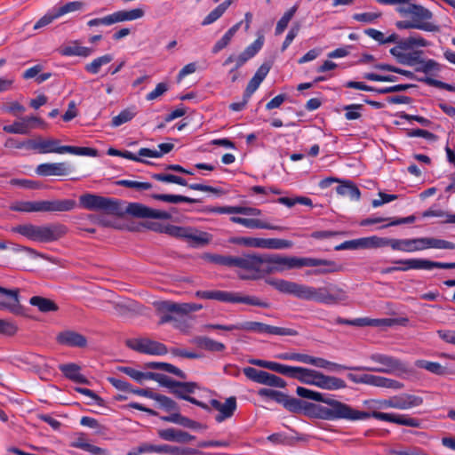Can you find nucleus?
<instances>
[{
  "label": "nucleus",
  "instance_id": "obj_1",
  "mask_svg": "<svg viewBox=\"0 0 455 455\" xmlns=\"http://www.w3.org/2000/svg\"><path fill=\"white\" fill-rule=\"evenodd\" d=\"M320 402L327 404V406L299 399V403L296 405L293 413H304L308 417L324 420L344 419L347 421H356L374 418L382 421L411 427L419 428L422 425L421 419L411 418L404 414L387 413L377 411H373L371 412L363 411L353 408L347 403L332 398Z\"/></svg>",
  "mask_w": 455,
  "mask_h": 455
},
{
  "label": "nucleus",
  "instance_id": "obj_2",
  "mask_svg": "<svg viewBox=\"0 0 455 455\" xmlns=\"http://www.w3.org/2000/svg\"><path fill=\"white\" fill-rule=\"evenodd\" d=\"M305 257L284 256L276 253L247 254L229 257V267L244 271L238 273L241 279H259L266 275L304 267Z\"/></svg>",
  "mask_w": 455,
  "mask_h": 455
},
{
  "label": "nucleus",
  "instance_id": "obj_3",
  "mask_svg": "<svg viewBox=\"0 0 455 455\" xmlns=\"http://www.w3.org/2000/svg\"><path fill=\"white\" fill-rule=\"evenodd\" d=\"M267 283L281 293L325 305H337L348 298L347 291L334 283L314 287L284 279L273 278L267 279Z\"/></svg>",
  "mask_w": 455,
  "mask_h": 455
},
{
  "label": "nucleus",
  "instance_id": "obj_4",
  "mask_svg": "<svg viewBox=\"0 0 455 455\" xmlns=\"http://www.w3.org/2000/svg\"><path fill=\"white\" fill-rule=\"evenodd\" d=\"M131 392L140 396L153 399L156 402H157L158 407L169 413V415L160 417V419L163 421L172 422L190 429L206 428L204 425L181 415L180 412V406L178 405V403L174 400L166 395L155 393L149 388H132Z\"/></svg>",
  "mask_w": 455,
  "mask_h": 455
},
{
  "label": "nucleus",
  "instance_id": "obj_5",
  "mask_svg": "<svg viewBox=\"0 0 455 455\" xmlns=\"http://www.w3.org/2000/svg\"><path fill=\"white\" fill-rule=\"evenodd\" d=\"M12 231L31 241L46 243L64 237L68 234V228L66 225L58 222L42 226L28 223L13 227Z\"/></svg>",
  "mask_w": 455,
  "mask_h": 455
},
{
  "label": "nucleus",
  "instance_id": "obj_6",
  "mask_svg": "<svg viewBox=\"0 0 455 455\" xmlns=\"http://www.w3.org/2000/svg\"><path fill=\"white\" fill-rule=\"evenodd\" d=\"M79 204L82 208L88 211L103 212L117 216L124 214L121 201L96 194L86 193L80 196Z\"/></svg>",
  "mask_w": 455,
  "mask_h": 455
},
{
  "label": "nucleus",
  "instance_id": "obj_7",
  "mask_svg": "<svg viewBox=\"0 0 455 455\" xmlns=\"http://www.w3.org/2000/svg\"><path fill=\"white\" fill-rule=\"evenodd\" d=\"M235 330L279 336H297L299 334V332L294 329L272 326L263 323L251 321H246L236 324H229V332Z\"/></svg>",
  "mask_w": 455,
  "mask_h": 455
},
{
  "label": "nucleus",
  "instance_id": "obj_8",
  "mask_svg": "<svg viewBox=\"0 0 455 455\" xmlns=\"http://www.w3.org/2000/svg\"><path fill=\"white\" fill-rule=\"evenodd\" d=\"M156 307L163 314L160 319L161 324L173 320V316L171 314L184 315L202 308V305L196 303H175L168 300L156 302Z\"/></svg>",
  "mask_w": 455,
  "mask_h": 455
},
{
  "label": "nucleus",
  "instance_id": "obj_9",
  "mask_svg": "<svg viewBox=\"0 0 455 455\" xmlns=\"http://www.w3.org/2000/svg\"><path fill=\"white\" fill-rule=\"evenodd\" d=\"M377 3L385 5H399L396 11L402 16L412 15L423 20H431L433 13L423 5L412 3V0H375Z\"/></svg>",
  "mask_w": 455,
  "mask_h": 455
},
{
  "label": "nucleus",
  "instance_id": "obj_10",
  "mask_svg": "<svg viewBox=\"0 0 455 455\" xmlns=\"http://www.w3.org/2000/svg\"><path fill=\"white\" fill-rule=\"evenodd\" d=\"M371 360L381 364V367H363L362 371H370L382 373H394L395 371H407V365L401 360L384 354H372Z\"/></svg>",
  "mask_w": 455,
  "mask_h": 455
},
{
  "label": "nucleus",
  "instance_id": "obj_11",
  "mask_svg": "<svg viewBox=\"0 0 455 455\" xmlns=\"http://www.w3.org/2000/svg\"><path fill=\"white\" fill-rule=\"evenodd\" d=\"M234 243L244 244L255 248H265L273 250H283L292 247L293 243L290 240L279 238H253L241 237L229 240Z\"/></svg>",
  "mask_w": 455,
  "mask_h": 455
},
{
  "label": "nucleus",
  "instance_id": "obj_12",
  "mask_svg": "<svg viewBox=\"0 0 455 455\" xmlns=\"http://www.w3.org/2000/svg\"><path fill=\"white\" fill-rule=\"evenodd\" d=\"M0 310L14 315H25V308L20 304V289H7L0 286Z\"/></svg>",
  "mask_w": 455,
  "mask_h": 455
},
{
  "label": "nucleus",
  "instance_id": "obj_13",
  "mask_svg": "<svg viewBox=\"0 0 455 455\" xmlns=\"http://www.w3.org/2000/svg\"><path fill=\"white\" fill-rule=\"evenodd\" d=\"M394 264L398 266L399 271H407L409 269H427L430 270L433 268L442 269H454L455 262L446 263L432 261L425 259H396L393 261Z\"/></svg>",
  "mask_w": 455,
  "mask_h": 455
},
{
  "label": "nucleus",
  "instance_id": "obj_14",
  "mask_svg": "<svg viewBox=\"0 0 455 455\" xmlns=\"http://www.w3.org/2000/svg\"><path fill=\"white\" fill-rule=\"evenodd\" d=\"M347 378L354 383H363L378 387H384L395 390L402 389L404 387V385L402 382H399L395 379L371 374H363L358 376L353 373H348Z\"/></svg>",
  "mask_w": 455,
  "mask_h": 455
},
{
  "label": "nucleus",
  "instance_id": "obj_15",
  "mask_svg": "<svg viewBox=\"0 0 455 455\" xmlns=\"http://www.w3.org/2000/svg\"><path fill=\"white\" fill-rule=\"evenodd\" d=\"M124 213H128L136 218L155 219L167 220L172 218L171 213L165 211L155 210L140 203H129Z\"/></svg>",
  "mask_w": 455,
  "mask_h": 455
},
{
  "label": "nucleus",
  "instance_id": "obj_16",
  "mask_svg": "<svg viewBox=\"0 0 455 455\" xmlns=\"http://www.w3.org/2000/svg\"><path fill=\"white\" fill-rule=\"evenodd\" d=\"M304 267H318L315 269L307 271V275H327L339 272L343 267L334 260L305 257Z\"/></svg>",
  "mask_w": 455,
  "mask_h": 455
},
{
  "label": "nucleus",
  "instance_id": "obj_17",
  "mask_svg": "<svg viewBox=\"0 0 455 455\" xmlns=\"http://www.w3.org/2000/svg\"><path fill=\"white\" fill-rule=\"evenodd\" d=\"M196 388H198V384L196 382L176 381L175 387H172L171 393L178 398L186 400L204 410L210 411L208 404L189 395L190 394H193Z\"/></svg>",
  "mask_w": 455,
  "mask_h": 455
},
{
  "label": "nucleus",
  "instance_id": "obj_18",
  "mask_svg": "<svg viewBox=\"0 0 455 455\" xmlns=\"http://www.w3.org/2000/svg\"><path fill=\"white\" fill-rule=\"evenodd\" d=\"M154 180L165 182V183H175L180 186L188 187L190 189L204 191V192H212V193H220V190L204 184L193 183L188 184L187 180L180 176L171 174V173H154L151 176Z\"/></svg>",
  "mask_w": 455,
  "mask_h": 455
},
{
  "label": "nucleus",
  "instance_id": "obj_19",
  "mask_svg": "<svg viewBox=\"0 0 455 455\" xmlns=\"http://www.w3.org/2000/svg\"><path fill=\"white\" fill-rule=\"evenodd\" d=\"M384 247V237L376 235L369 237H362L358 239L345 241L344 243L335 247L336 251L341 250H357L368 248H381Z\"/></svg>",
  "mask_w": 455,
  "mask_h": 455
},
{
  "label": "nucleus",
  "instance_id": "obj_20",
  "mask_svg": "<svg viewBox=\"0 0 455 455\" xmlns=\"http://www.w3.org/2000/svg\"><path fill=\"white\" fill-rule=\"evenodd\" d=\"M413 249L421 251L428 248L442 250H455V243L447 240L435 237L412 238Z\"/></svg>",
  "mask_w": 455,
  "mask_h": 455
},
{
  "label": "nucleus",
  "instance_id": "obj_21",
  "mask_svg": "<svg viewBox=\"0 0 455 455\" xmlns=\"http://www.w3.org/2000/svg\"><path fill=\"white\" fill-rule=\"evenodd\" d=\"M413 17L412 20H399L396 21L395 27L398 29H419L428 32H439V26L429 22V20H423L418 17Z\"/></svg>",
  "mask_w": 455,
  "mask_h": 455
},
{
  "label": "nucleus",
  "instance_id": "obj_22",
  "mask_svg": "<svg viewBox=\"0 0 455 455\" xmlns=\"http://www.w3.org/2000/svg\"><path fill=\"white\" fill-rule=\"evenodd\" d=\"M56 340L59 344L74 347H84L87 345L86 338L74 331H64L60 332Z\"/></svg>",
  "mask_w": 455,
  "mask_h": 455
},
{
  "label": "nucleus",
  "instance_id": "obj_23",
  "mask_svg": "<svg viewBox=\"0 0 455 455\" xmlns=\"http://www.w3.org/2000/svg\"><path fill=\"white\" fill-rule=\"evenodd\" d=\"M263 42V36L258 37L252 44L247 46L246 49L237 57H235L233 55L229 56V63L235 62V68L241 67L261 49Z\"/></svg>",
  "mask_w": 455,
  "mask_h": 455
},
{
  "label": "nucleus",
  "instance_id": "obj_24",
  "mask_svg": "<svg viewBox=\"0 0 455 455\" xmlns=\"http://www.w3.org/2000/svg\"><path fill=\"white\" fill-rule=\"evenodd\" d=\"M59 369L67 379L73 382L85 385L90 384V381L80 373L81 367L75 363L60 364Z\"/></svg>",
  "mask_w": 455,
  "mask_h": 455
},
{
  "label": "nucleus",
  "instance_id": "obj_25",
  "mask_svg": "<svg viewBox=\"0 0 455 455\" xmlns=\"http://www.w3.org/2000/svg\"><path fill=\"white\" fill-rule=\"evenodd\" d=\"M271 66L268 63H263L256 71L252 78L247 84L244 91L245 98H251L253 92L259 88L262 81L268 74Z\"/></svg>",
  "mask_w": 455,
  "mask_h": 455
},
{
  "label": "nucleus",
  "instance_id": "obj_26",
  "mask_svg": "<svg viewBox=\"0 0 455 455\" xmlns=\"http://www.w3.org/2000/svg\"><path fill=\"white\" fill-rule=\"evenodd\" d=\"M69 169L65 163L41 164L36 167V173L40 176H63L68 174Z\"/></svg>",
  "mask_w": 455,
  "mask_h": 455
},
{
  "label": "nucleus",
  "instance_id": "obj_27",
  "mask_svg": "<svg viewBox=\"0 0 455 455\" xmlns=\"http://www.w3.org/2000/svg\"><path fill=\"white\" fill-rule=\"evenodd\" d=\"M229 220L243 225L248 228H262L269 230H285L286 228L281 226H273L261 220L258 219H245L241 217H231Z\"/></svg>",
  "mask_w": 455,
  "mask_h": 455
},
{
  "label": "nucleus",
  "instance_id": "obj_28",
  "mask_svg": "<svg viewBox=\"0 0 455 455\" xmlns=\"http://www.w3.org/2000/svg\"><path fill=\"white\" fill-rule=\"evenodd\" d=\"M318 387L330 391L343 389L347 387V384L344 379L335 377L324 375L321 372V378L318 384Z\"/></svg>",
  "mask_w": 455,
  "mask_h": 455
},
{
  "label": "nucleus",
  "instance_id": "obj_29",
  "mask_svg": "<svg viewBox=\"0 0 455 455\" xmlns=\"http://www.w3.org/2000/svg\"><path fill=\"white\" fill-rule=\"evenodd\" d=\"M423 403V398L418 395L403 394L396 395V409L409 410L420 406Z\"/></svg>",
  "mask_w": 455,
  "mask_h": 455
},
{
  "label": "nucleus",
  "instance_id": "obj_30",
  "mask_svg": "<svg viewBox=\"0 0 455 455\" xmlns=\"http://www.w3.org/2000/svg\"><path fill=\"white\" fill-rule=\"evenodd\" d=\"M321 372L315 370L300 367L297 380L306 385H312L318 387Z\"/></svg>",
  "mask_w": 455,
  "mask_h": 455
},
{
  "label": "nucleus",
  "instance_id": "obj_31",
  "mask_svg": "<svg viewBox=\"0 0 455 455\" xmlns=\"http://www.w3.org/2000/svg\"><path fill=\"white\" fill-rule=\"evenodd\" d=\"M76 206L71 199L44 201V212H69Z\"/></svg>",
  "mask_w": 455,
  "mask_h": 455
},
{
  "label": "nucleus",
  "instance_id": "obj_32",
  "mask_svg": "<svg viewBox=\"0 0 455 455\" xmlns=\"http://www.w3.org/2000/svg\"><path fill=\"white\" fill-rule=\"evenodd\" d=\"M30 305L36 307L42 313L56 312L58 305L52 299L41 296H33L29 299Z\"/></svg>",
  "mask_w": 455,
  "mask_h": 455
},
{
  "label": "nucleus",
  "instance_id": "obj_33",
  "mask_svg": "<svg viewBox=\"0 0 455 455\" xmlns=\"http://www.w3.org/2000/svg\"><path fill=\"white\" fill-rule=\"evenodd\" d=\"M193 344H195L197 347L205 349L212 352L223 351L225 349V345L223 343L215 341L208 337L198 336L193 339Z\"/></svg>",
  "mask_w": 455,
  "mask_h": 455
},
{
  "label": "nucleus",
  "instance_id": "obj_34",
  "mask_svg": "<svg viewBox=\"0 0 455 455\" xmlns=\"http://www.w3.org/2000/svg\"><path fill=\"white\" fill-rule=\"evenodd\" d=\"M229 303H243L251 306H257L263 308H267L269 304L265 301H261L255 296L242 295L240 293L229 292Z\"/></svg>",
  "mask_w": 455,
  "mask_h": 455
},
{
  "label": "nucleus",
  "instance_id": "obj_35",
  "mask_svg": "<svg viewBox=\"0 0 455 455\" xmlns=\"http://www.w3.org/2000/svg\"><path fill=\"white\" fill-rule=\"evenodd\" d=\"M145 12L141 8H136L130 11H118L112 13L113 24L125 20H134L144 16Z\"/></svg>",
  "mask_w": 455,
  "mask_h": 455
},
{
  "label": "nucleus",
  "instance_id": "obj_36",
  "mask_svg": "<svg viewBox=\"0 0 455 455\" xmlns=\"http://www.w3.org/2000/svg\"><path fill=\"white\" fill-rule=\"evenodd\" d=\"M336 191L339 195L349 197L351 200L357 201L360 199V190L352 181H343L336 188Z\"/></svg>",
  "mask_w": 455,
  "mask_h": 455
},
{
  "label": "nucleus",
  "instance_id": "obj_37",
  "mask_svg": "<svg viewBox=\"0 0 455 455\" xmlns=\"http://www.w3.org/2000/svg\"><path fill=\"white\" fill-rule=\"evenodd\" d=\"M390 246L393 250L408 251H414L412 239H395L384 237V247Z\"/></svg>",
  "mask_w": 455,
  "mask_h": 455
},
{
  "label": "nucleus",
  "instance_id": "obj_38",
  "mask_svg": "<svg viewBox=\"0 0 455 455\" xmlns=\"http://www.w3.org/2000/svg\"><path fill=\"white\" fill-rule=\"evenodd\" d=\"M93 52V48L80 46L76 42L73 45L65 46L60 50V54L63 56L88 57Z\"/></svg>",
  "mask_w": 455,
  "mask_h": 455
},
{
  "label": "nucleus",
  "instance_id": "obj_39",
  "mask_svg": "<svg viewBox=\"0 0 455 455\" xmlns=\"http://www.w3.org/2000/svg\"><path fill=\"white\" fill-rule=\"evenodd\" d=\"M167 352L168 349L164 344L149 339H144L142 354L163 355L167 354Z\"/></svg>",
  "mask_w": 455,
  "mask_h": 455
},
{
  "label": "nucleus",
  "instance_id": "obj_40",
  "mask_svg": "<svg viewBox=\"0 0 455 455\" xmlns=\"http://www.w3.org/2000/svg\"><path fill=\"white\" fill-rule=\"evenodd\" d=\"M151 197L153 199L170 203V204H180V203H188V204H195L199 202L197 199L190 198L188 196H180V195H168V194H152Z\"/></svg>",
  "mask_w": 455,
  "mask_h": 455
},
{
  "label": "nucleus",
  "instance_id": "obj_41",
  "mask_svg": "<svg viewBox=\"0 0 455 455\" xmlns=\"http://www.w3.org/2000/svg\"><path fill=\"white\" fill-rule=\"evenodd\" d=\"M12 209L21 212H44V201H25L20 202Z\"/></svg>",
  "mask_w": 455,
  "mask_h": 455
},
{
  "label": "nucleus",
  "instance_id": "obj_42",
  "mask_svg": "<svg viewBox=\"0 0 455 455\" xmlns=\"http://www.w3.org/2000/svg\"><path fill=\"white\" fill-rule=\"evenodd\" d=\"M397 44H399V48H402L403 51L411 50L416 46L426 47L429 45V43L419 35L400 39Z\"/></svg>",
  "mask_w": 455,
  "mask_h": 455
},
{
  "label": "nucleus",
  "instance_id": "obj_43",
  "mask_svg": "<svg viewBox=\"0 0 455 455\" xmlns=\"http://www.w3.org/2000/svg\"><path fill=\"white\" fill-rule=\"evenodd\" d=\"M158 148H160V151L153 150L147 148H140L139 150V156L159 158L162 157L163 155L171 152L173 149L174 145L172 143H161L158 145Z\"/></svg>",
  "mask_w": 455,
  "mask_h": 455
},
{
  "label": "nucleus",
  "instance_id": "obj_44",
  "mask_svg": "<svg viewBox=\"0 0 455 455\" xmlns=\"http://www.w3.org/2000/svg\"><path fill=\"white\" fill-rule=\"evenodd\" d=\"M113 60V56L111 54H105L100 57L94 59L91 63H88L84 66L85 71L90 74L96 75L100 72V68L103 65H107Z\"/></svg>",
  "mask_w": 455,
  "mask_h": 455
},
{
  "label": "nucleus",
  "instance_id": "obj_45",
  "mask_svg": "<svg viewBox=\"0 0 455 455\" xmlns=\"http://www.w3.org/2000/svg\"><path fill=\"white\" fill-rule=\"evenodd\" d=\"M187 240L192 246H203L210 242L209 235L205 232L188 229Z\"/></svg>",
  "mask_w": 455,
  "mask_h": 455
},
{
  "label": "nucleus",
  "instance_id": "obj_46",
  "mask_svg": "<svg viewBox=\"0 0 455 455\" xmlns=\"http://www.w3.org/2000/svg\"><path fill=\"white\" fill-rule=\"evenodd\" d=\"M136 116L134 108H128L122 110L117 116H114L111 121L113 127H118L129 121H131Z\"/></svg>",
  "mask_w": 455,
  "mask_h": 455
},
{
  "label": "nucleus",
  "instance_id": "obj_47",
  "mask_svg": "<svg viewBox=\"0 0 455 455\" xmlns=\"http://www.w3.org/2000/svg\"><path fill=\"white\" fill-rule=\"evenodd\" d=\"M279 395H275L272 397V400L276 403L283 404V407L291 412H294L296 405L299 403V399L295 397L289 396L286 394H283L278 391Z\"/></svg>",
  "mask_w": 455,
  "mask_h": 455
},
{
  "label": "nucleus",
  "instance_id": "obj_48",
  "mask_svg": "<svg viewBox=\"0 0 455 455\" xmlns=\"http://www.w3.org/2000/svg\"><path fill=\"white\" fill-rule=\"evenodd\" d=\"M279 395H275L272 397V400L276 403L283 404V407L291 412H294L296 405L299 403V399L295 397L289 396L286 394H283L278 391Z\"/></svg>",
  "mask_w": 455,
  "mask_h": 455
},
{
  "label": "nucleus",
  "instance_id": "obj_49",
  "mask_svg": "<svg viewBox=\"0 0 455 455\" xmlns=\"http://www.w3.org/2000/svg\"><path fill=\"white\" fill-rule=\"evenodd\" d=\"M243 372L250 380L262 385L265 384L267 371L258 370L253 367H244L243 369Z\"/></svg>",
  "mask_w": 455,
  "mask_h": 455
},
{
  "label": "nucleus",
  "instance_id": "obj_50",
  "mask_svg": "<svg viewBox=\"0 0 455 455\" xmlns=\"http://www.w3.org/2000/svg\"><path fill=\"white\" fill-rule=\"evenodd\" d=\"M161 453H169L172 455H196L199 451L194 448H180L168 444H162Z\"/></svg>",
  "mask_w": 455,
  "mask_h": 455
},
{
  "label": "nucleus",
  "instance_id": "obj_51",
  "mask_svg": "<svg viewBox=\"0 0 455 455\" xmlns=\"http://www.w3.org/2000/svg\"><path fill=\"white\" fill-rule=\"evenodd\" d=\"M416 366L421 369H425L432 373L437 375H443L446 372V368L442 366L439 363L429 362L426 360H418Z\"/></svg>",
  "mask_w": 455,
  "mask_h": 455
},
{
  "label": "nucleus",
  "instance_id": "obj_52",
  "mask_svg": "<svg viewBox=\"0 0 455 455\" xmlns=\"http://www.w3.org/2000/svg\"><path fill=\"white\" fill-rule=\"evenodd\" d=\"M59 144L60 141L58 140H41V154H65V151L62 150V148H64V146H59Z\"/></svg>",
  "mask_w": 455,
  "mask_h": 455
},
{
  "label": "nucleus",
  "instance_id": "obj_53",
  "mask_svg": "<svg viewBox=\"0 0 455 455\" xmlns=\"http://www.w3.org/2000/svg\"><path fill=\"white\" fill-rule=\"evenodd\" d=\"M228 7V1L221 3L218 5L213 11H212L202 21L203 26H208L214 21H216L219 18H220L224 12H226Z\"/></svg>",
  "mask_w": 455,
  "mask_h": 455
},
{
  "label": "nucleus",
  "instance_id": "obj_54",
  "mask_svg": "<svg viewBox=\"0 0 455 455\" xmlns=\"http://www.w3.org/2000/svg\"><path fill=\"white\" fill-rule=\"evenodd\" d=\"M296 11H297V6L294 5L291 8H290L287 12H284V14L282 16V18L278 20V22L276 24L275 31V35H280L285 30L290 20L293 18Z\"/></svg>",
  "mask_w": 455,
  "mask_h": 455
},
{
  "label": "nucleus",
  "instance_id": "obj_55",
  "mask_svg": "<svg viewBox=\"0 0 455 455\" xmlns=\"http://www.w3.org/2000/svg\"><path fill=\"white\" fill-rule=\"evenodd\" d=\"M277 203L282 204L287 207H292L296 204H300L303 205L312 206L313 203L312 200L306 196H296V197H279L276 200Z\"/></svg>",
  "mask_w": 455,
  "mask_h": 455
},
{
  "label": "nucleus",
  "instance_id": "obj_56",
  "mask_svg": "<svg viewBox=\"0 0 455 455\" xmlns=\"http://www.w3.org/2000/svg\"><path fill=\"white\" fill-rule=\"evenodd\" d=\"M62 150L65 153L78 155V156H97L98 150L92 148L86 147H75V146H64Z\"/></svg>",
  "mask_w": 455,
  "mask_h": 455
},
{
  "label": "nucleus",
  "instance_id": "obj_57",
  "mask_svg": "<svg viewBox=\"0 0 455 455\" xmlns=\"http://www.w3.org/2000/svg\"><path fill=\"white\" fill-rule=\"evenodd\" d=\"M296 394L299 397L309 399V400H313V401H315V402L316 401H323V400H326V399H330L329 397H325V395H323L322 393H319V392H316V391H313V390L307 389V388L303 387H298L297 389H296Z\"/></svg>",
  "mask_w": 455,
  "mask_h": 455
},
{
  "label": "nucleus",
  "instance_id": "obj_58",
  "mask_svg": "<svg viewBox=\"0 0 455 455\" xmlns=\"http://www.w3.org/2000/svg\"><path fill=\"white\" fill-rule=\"evenodd\" d=\"M196 296L205 299H216L219 301H228V292L221 291H198Z\"/></svg>",
  "mask_w": 455,
  "mask_h": 455
},
{
  "label": "nucleus",
  "instance_id": "obj_59",
  "mask_svg": "<svg viewBox=\"0 0 455 455\" xmlns=\"http://www.w3.org/2000/svg\"><path fill=\"white\" fill-rule=\"evenodd\" d=\"M421 216L423 218H428V217H444L445 220L443 221V223H452L455 224V213H449L447 212H444L443 210H432L428 209L422 212Z\"/></svg>",
  "mask_w": 455,
  "mask_h": 455
},
{
  "label": "nucleus",
  "instance_id": "obj_60",
  "mask_svg": "<svg viewBox=\"0 0 455 455\" xmlns=\"http://www.w3.org/2000/svg\"><path fill=\"white\" fill-rule=\"evenodd\" d=\"M422 54V51H415L410 53H403L398 62L403 65L407 66H414L416 64H419V62H423V60L420 58Z\"/></svg>",
  "mask_w": 455,
  "mask_h": 455
},
{
  "label": "nucleus",
  "instance_id": "obj_61",
  "mask_svg": "<svg viewBox=\"0 0 455 455\" xmlns=\"http://www.w3.org/2000/svg\"><path fill=\"white\" fill-rule=\"evenodd\" d=\"M3 130L12 134H28L29 132L28 124L23 119L21 122H14L12 124L4 125Z\"/></svg>",
  "mask_w": 455,
  "mask_h": 455
},
{
  "label": "nucleus",
  "instance_id": "obj_62",
  "mask_svg": "<svg viewBox=\"0 0 455 455\" xmlns=\"http://www.w3.org/2000/svg\"><path fill=\"white\" fill-rule=\"evenodd\" d=\"M116 183L118 186L134 188L139 191L148 190L153 188V185L149 182H140V181H133V180H117Z\"/></svg>",
  "mask_w": 455,
  "mask_h": 455
},
{
  "label": "nucleus",
  "instance_id": "obj_63",
  "mask_svg": "<svg viewBox=\"0 0 455 455\" xmlns=\"http://www.w3.org/2000/svg\"><path fill=\"white\" fill-rule=\"evenodd\" d=\"M18 330L14 322L0 319V334L12 337L17 333Z\"/></svg>",
  "mask_w": 455,
  "mask_h": 455
},
{
  "label": "nucleus",
  "instance_id": "obj_64",
  "mask_svg": "<svg viewBox=\"0 0 455 455\" xmlns=\"http://www.w3.org/2000/svg\"><path fill=\"white\" fill-rule=\"evenodd\" d=\"M83 6H84V3L79 2V1H75V2L67 3L54 11H55L57 16L60 17L66 13L81 10L83 8Z\"/></svg>",
  "mask_w": 455,
  "mask_h": 455
}]
</instances>
